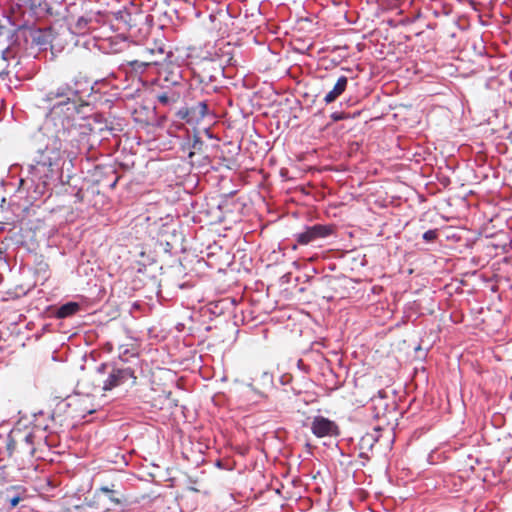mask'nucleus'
<instances>
[{"label": "nucleus", "instance_id": "nucleus-6", "mask_svg": "<svg viewBox=\"0 0 512 512\" xmlns=\"http://www.w3.org/2000/svg\"><path fill=\"white\" fill-rule=\"evenodd\" d=\"M130 379H132L133 383L136 381V376L134 375L132 369H113L110 375L108 376L107 380L104 382L103 389L111 390L114 387L124 384Z\"/></svg>", "mask_w": 512, "mask_h": 512}, {"label": "nucleus", "instance_id": "nucleus-11", "mask_svg": "<svg viewBox=\"0 0 512 512\" xmlns=\"http://www.w3.org/2000/svg\"><path fill=\"white\" fill-rule=\"evenodd\" d=\"M348 83V79L346 76H340L333 89L329 91L326 96L324 97V101L326 104H330L334 102L342 93L346 90Z\"/></svg>", "mask_w": 512, "mask_h": 512}, {"label": "nucleus", "instance_id": "nucleus-18", "mask_svg": "<svg viewBox=\"0 0 512 512\" xmlns=\"http://www.w3.org/2000/svg\"><path fill=\"white\" fill-rule=\"evenodd\" d=\"M7 501H8V503H9L10 507H11V508H14V507H16V506L19 504V502L21 501V497H20V496H13V497H9V498L7 499Z\"/></svg>", "mask_w": 512, "mask_h": 512}, {"label": "nucleus", "instance_id": "nucleus-12", "mask_svg": "<svg viewBox=\"0 0 512 512\" xmlns=\"http://www.w3.org/2000/svg\"><path fill=\"white\" fill-rule=\"evenodd\" d=\"M381 428L379 426L374 427L372 432H367L360 439V447L364 450H371L375 443L379 440Z\"/></svg>", "mask_w": 512, "mask_h": 512}, {"label": "nucleus", "instance_id": "nucleus-5", "mask_svg": "<svg viewBox=\"0 0 512 512\" xmlns=\"http://www.w3.org/2000/svg\"><path fill=\"white\" fill-rule=\"evenodd\" d=\"M63 145L58 140L54 143L46 145L41 152L40 159L37 161L39 165L53 167L62 159Z\"/></svg>", "mask_w": 512, "mask_h": 512}, {"label": "nucleus", "instance_id": "nucleus-14", "mask_svg": "<svg viewBox=\"0 0 512 512\" xmlns=\"http://www.w3.org/2000/svg\"><path fill=\"white\" fill-rule=\"evenodd\" d=\"M99 493L106 494L109 500L116 505L122 504L123 501L125 500L123 497H117V492L113 488H109L108 486H102L98 488L95 492V496L97 497Z\"/></svg>", "mask_w": 512, "mask_h": 512}, {"label": "nucleus", "instance_id": "nucleus-19", "mask_svg": "<svg viewBox=\"0 0 512 512\" xmlns=\"http://www.w3.org/2000/svg\"><path fill=\"white\" fill-rule=\"evenodd\" d=\"M111 174L113 176V180L108 184V186L113 189L116 186L119 177L114 170H111Z\"/></svg>", "mask_w": 512, "mask_h": 512}, {"label": "nucleus", "instance_id": "nucleus-1", "mask_svg": "<svg viewBox=\"0 0 512 512\" xmlns=\"http://www.w3.org/2000/svg\"><path fill=\"white\" fill-rule=\"evenodd\" d=\"M81 83L77 79H72L70 82H66L55 89L50 90L43 99L45 102L51 104L56 101L50 109L52 116L58 115L66 108L69 114H72L76 110V98L79 97L80 91L78 84Z\"/></svg>", "mask_w": 512, "mask_h": 512}, {"label": "nucleus", "instance_id": "nucleus-7", "mask_svg": "<svg viewBox=\"0 0 512 512\" xmlns=\"http://www.w3.org/2000/svg\"><path fill=\"white\" fill-rule=\"evenodd\" d=\"M208 111V106L205 101L198 102L195 106L184 108L178 111V116L186 120L188 123L198 122L202 120Z\"/></svg>", "mask_w": 512, "mask_h": 512}, {"label": "nucleus", "instance_id": "nucleus-21", "mask_svg": "<svg viewBox=\"0 0 512 512\" xmlns=\"http://www.w3.org/2000/svg\"><path fill=\"white\" fill-rule=\"evenodd\" d=\"M125 16L129 17L130 18V14L127 13V12H124Z\"/></svg>", "mask_w": 512, "mask_h": 512}, {"label": "nucleus", "instance_id": "nucleus-20", "mask_svg": "<svg viewBox=\"0 0 512 512\" xmlns=\"http://www.w3.org/2000/svg\"><path fill=\"white\" fill-rule=\"evenodd\" d=\"M333 118H334L335 120H340V119H342V116H339V115H336V116H335V115H333Z\"/></svg>", "mask_w": 512, "mask_h": 512}, {"label": "nucleus", "instance_id": "nucleus-22", "mask_svg": "<svg viewBox=\"0 0 512 512\" xmlns=\"http://www.w3.org/2000/svg\"><path fill=\"white\" fill-rule=\"evenodd\" d=\"M192 491L197 492L198 490L196 488H190Z\"/></svg>", "mask_w": 512, "mask_h": 512}, {"label": "nucleus", "instance_id": "nucleus-15", "mask_svg": "<svg viewBox=\"0 0 512 512\" xmlns=\"http://www.w3.org/2000/svg\"><path fill=\"white\" fill-rule=\"evenodd\" d=\"M438 237V232L436 229L434 230H428L426 231L424 234H423V239L427 242H432L434 240H436V238Z\"/></svg>", "mask_w": 512, "mask_h": 512}, {"label": "nucleus", "instance_id": "nucleus-2", "mask_svg": "<svg viewBox=\"0 0 512 512\" xmlns=\"http://www.w3.org/2000/svg\"><path fill=\"white\" fill-rule=\"evenodd\" d=\"M35 440L36 433L33 430H12L5 441L7 455L9 457L14 454L30 457L34 456L36 453Z\"/></svg>", "mask_w": 512, "mask_h": 512}, {"label": "nucleus", "instance_id": "nucleus-4", "mask_svg": "<svg viewBox=\"0 0 512 512\" xmlns=\"http://www.w3.org/2000/svg\"><path fill=\"white\" fill-rule=\"evenodd\" d=\"M311 431L318 437H332L339 434L338 425L330 419L323 416H316L311 422Z\"/></svg>", "mask_w": 512, "mask_h": 512}, {"label": "nucleus", "instance_id": "nucleus-10", "mask_svg": "<svg viewBox=\"0 0 512 512\" xmlns=\"http://www.w3.org/2000/svg\"><path fill=\"white\" fill-rule=\"evenodd\" d=\"M161 84L171 85V86H184L182 81V76L180 74L179 69L169 70L167 68L163 69L160 72Z\"/></svg>", "mask_w": 512, "mask_h": 512}, {"label": "nucleus", "instance_id": "nucleus-8", "mask_svg": "<svg viewBox=\"0 0 512 512\" xmlns=\"http://www.w3.org/2000/svg\"><path fill=\"white\" fill-rule=\"evenodd\" d=\"M162 91L156 95L157 100L162 105L168 106L175 104L181 98L184 86H171L161 84Z\"/></svg>", "mask_w": 512, "mask_h": 512}, {"label": "nucleus", "instance_id": "nucleus-17", "mask_svg": "<svg viewBox=\"0 0 512 512\" xmlns=\"http://www.w3.org/2000/svg\"><path fill=\"white\" fill-rule=\"evenodd\" d=\"M88 25V20L85 19L84 17H80L78 20H77V23H76V28L79 29V30H83L87 27Z\"/></svg>", "mask_w": 512, "mask_h": 512}, {"label": "nucleus", "instance_id": "nucleus-3", "mask_svg": "<svg viewBox=\"0 0 512 512\" xmlns=\"http://www.w3.org/2000/svg\"><path fill=\"white\" fill-rule=\"evenodd\" d=\"M333 233V226L315 224L307 227L303 232L296 235V240L301 245L313 243L319 239L326 238Z\"/></svg>", "mask_w": 512, "mask_h": 512}, {"label": "nucleus", "instance_id": "nucleus-9", "mask_svg": "<svg viewBox=\"0 0 512 512\" xmlns=\"http://www.w3.org/2000/svg\"><path fill=\"white\" fill-rule=\"evenodd\" d=\"M149 51V53L152 55V56H155L156 54H158L160 57H162L165 53L164 49L162 47H158L157 49H147ZM159 64V59L157 57H151L147 60H144V61H141V60H133V61H130L129 62V65L130 67L135 71V72H140L142 73L147 67L151 66V65H158Z\"/></svg>", "mask_w": 512, "mask_h": 512}, {"label": "nucleus", "instance_id": "nucleus-13", "mask_svg": "<svg viewBox=\"0 0 512 512\" xmlns=\"http://www.w3.org/2000/svg\"><path fill=\"white\" fill-rule=\"evenodd\" d=\"M80 310V305L76 302H68L62 305L56 313L57 318L63 319L76 314Z\"/></svg>", "mask_w": 512, "mask_h": 512}, {"label": "nucleus", "instance_id": "nucleus-16", "mask_svg": "<svg viewBox=\"0 0 512 512\" xmlns=\"http://www.w3.org/2000/svg\"><path fill=\"white\" fill-rule=\"evenodd\" d=\"M202 144H203V142H202V141H200V140H195V141H194V144H193V149H194V150H196V149H200V148H201V146H202ZM195 154H196V151H191V152L189 153V155H188V156H189V158H190V160H191V163H194L193 158H194Z\"/></svg>", "mask_w": 512, "mask_h": 512}]
</instances>
